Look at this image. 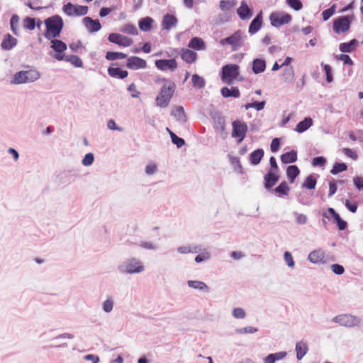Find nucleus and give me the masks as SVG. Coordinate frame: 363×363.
Segmentation results:
<instances>
[{
  "label": "nucleus",
  "instance_id": "1",
  "mask_svg": "<svg viewBox=\"0 0 363 363\" xmlns=\"http://www.w3.org/2000/svg\"><path fill=\"white\" fill-rule=\"evenodd\" d=\"M46 30L44 33L47 39L56 38L60 35L64 23L62 18L58 16H52L45 20Z\"/></svg>",
  "mask_w": 363,
  "mask_h": 363
},
{
  "label": "nucleus",
  "instance_id": "2",
  "mask_svg": "<svg viewBox=\"0 0 363 363\" xmlns=\"http://www.w3.org/2000/svg\"><path fill=\"white\" fill-rule=\"evenodd\" d=\"M163 81L164 84L155 99L157 105L161 108H165L169 105L176 88L174 82L166 79H163Z\"/></svg>",
  "mask_w": 363,
  "mask_h": 363
},
{
  "label": "nucleus",
  "instance_id": "3",
  "mask_svg": "<svg viewBox=\"0 0 363 363\" xmlns=\"http://www.w3.org/2000/svg\"><path fill=\"white\" fill-rule=\"evenodd\" d=\"M39 77V72L35 69L20 71L13 75L11 83L15 84L30 83L37 80Z\"/></svg>",
  "mask_w": 363,
  "mask_h": 363
},
{
  "label": "nucleus",
  "instance_id": "4",
  "mask_svg": "<svg viewBox=\"0 0 363 363\" xmlns=\"http://www.w3.org/2000/svg\"><path fill=\"white\" fill-rule=\"evenodd\" d=\"M239 66L234 64H228L223 67L221 79L228 84H232L240 74Z\"/></svg>",
  "mask_w": 363,
  "mask_h": 363
},
{
  "label": "nucleus",
  "instance_id": "5",
  "mask_svg": "<svg viewBox=\"0 0 363 363\" xmlns=\"http://www.w3.org/2000/svg\"><path fill=\"white\" fill-rule=\"evenodd\" d=\"M333 320L340 325L345 327H354L358 325L361 320L359 317L350 314H342L333 318Z\"/></svg>",
  "mask_w": 363,
  "mask_h": 363
},
{
  "label": "nucleus",
  "instance_id": "6",
  "mask_svg": "<svg viewBox=\"0 0 363 363\" xmlns=\"http://www.w3.org/2000/svg\"><path fill=\"white\" fill-rule=\"evenodd\" d=\"M232 136L235 138H238L239 143H241L245 139L247 132V123L238 120L232 123Z\"/></svg>",
  "mask_w": 363,
  "mask_h": 363
},
{
  "label": "nucleus",
  "instance_id": "7",
  "mask_svg": "<svg viewBox=\"0 0 363 363\" xmlns=\"http://www.w3.org/2000/svg\"><path fill=\"white\" fill-rule=\"evenodd\" d=\"M62 11L69 16H84L88 12V7L86 6L74 5L69 2L63 6Z\"/></svg>",
  "mask_w": 363,
  "mask_h": 363
},
{
  "label": "nucleus",
  "instance_id": "8",
  "mask_svg": "<svg viewBox=\"0 0 363 363\" xmlns=\"http://www.w3.org/2000/svg\"><path fill=\"white\" fill-rule=\"evenodd\" d=\"M220 44L222 45H230L233 50H235L238 48L240 47L242 44V32L240 30L235 31L231 35L221 39Z\"/></svg>",
  "mask_w": 363,
  "mask_h": 363
},
{
  "label": "nucleus",
  "instance_id": "9",
  "mask_svg": "<svg viewBox=\"0 0 363 363\" xmlns=\"http://www.w3.org/2000/svg\"><path fill=\"white\" fill-rule=\"evenodd\" d=\"M269 19L272 26L274 27H279L289 23L291 21L292 18L289 13L274 12L271 13Z\"/></svg>",
  "mask_w": 363,
  "mask_h": 363
},
{
  "label": "nucleus",
  "instance_id": "10",
  "mask_svg": "<svg viewBox=\"0 0 363 363\" xmlns=\"http://www.w3.org/2000/svg\"><path fill=\"white\" fill-rule=\"evenodd\" d=\"M350 24L349 16L339 17L333 21V30L335 33H345L350 30Z\"/></svg>",
  "mask_w": 363,
  "mask_h": 363
},
{
  "label": "nucleus",
  "instance_id": "11",
  "mask_svg": "<svg viewBox=\"0 0 363 363\" xmlns=\"http://www.w3.org/2000/svg\"><path fill=\"white\" fill-rule=\"evenodd\" d=\"M108 39L111 43L125 48L130 46L133 43V41L131 38L116 33H111L108 35Z\"/></svg>",
  "mask_w": 363,
  "mask_h": 363
},
{
  "label": "nucleus",
  "instance_id": "12",
  "mask_svg": "<svg viewBox=\"0 0 363 363\" xmlns=\"http://www.w3.org/2000/svg\"><path fill=\"white\" fill-rule=\"evenodd\" d=\"M155 66L157 69L162 71L167 69L174 71L177 69L178 65L175 59L157 60L155 61Z\"/></svg>",
  "mask_w": 363,
  "mask_h": 363
},
{
  "label": "nucleus",
  "instance_id": "13",
  "mask_svg": "<svg viewBox=\"0 0 363 363\" xmlns=\"http://www.w3.org/2000/svg\"><path fill=\"white\" fill-rule=\"evenodd\" d=\"M126 67L130 69H144L147 67V62L139 57L132 56L127 59Z\"/></svg>",
  "mask_w": 363,
  "mask_h": 363
},
{
  "label": "nucleus",
  "instance_id": "14",
  "mask_svg": "<svg viewBox=\"0 0 363 363\" xmlns=\"http://www.w3.org/2000/svg\"><path fill=\"white\" fill-rule=\"evenodd\" d=\"M142 264L135 259H131L125 264V272L129 274L138 273L143 271Z\"/></svg>",
  "mask_w": 363,
  "mask_h": 363
},
{
  "label": "nucleus",
  "instance_id": "15",
  "mask_svg": "<svg viewBox=\"0 0 363 363\" xmlns=\"http://www.w3.org/2000/svg\"><path fill=\"white\" fill-rule=\"evenodd\" d=\"M237 13L240 19L248 20L252 16V10L245 1H242L240 7L237 9Z\"/></svg>",
  "mask_w": 363,
  "mask_h": 363
},
{
  "label": "nucleus",
  "instance_id": "16",
  "mask_svg": "<svg viewBox=\"0 0 363 363\" xmlns=\"http://www.w3.org/2000/svg\"><path fill=\"white\" fill-rule=\"evenodd\" d=\"M180 56L182 60L188 64H192L196 62L198 55L196 52L187 49L182 48L180 51Z\"/></svg>",
  "mask_w": 363,
  "mask_h": 363
},
{
  "label": "nucleus",
  "instance_id": "17",
  "mask_svg": "<svg viewBox=\"0 0 363 363\" xmlns=\"http://www.w3.org/2000/svg\"><path fill=\"white\" fill-rule=\"evenodd\" d=\"M279 179V176L277 175V172H273V169H269L268 173L264 176L265 188L270 189L276 184Z\"/></svg>",
  "mask_w": 363,
  "mask_h": 363
},
{
  "label": "nucleus",
  "instance_id": "18",
  "mask_svg": "<svg viewBox=\"0 0 363 363\" xmlns=\"http://www.w3.org/2000/svg\"><path fill=\"white\" fill-rule=\"evenodd\" d=\"M262 25V14L260 12L259 14L256 16V17L251 22L248 32L250 34L253 35L258 32V30L261 28Z\"/></svg>",
  "mask_w": 363,
  "mask_h": 363
},
{
  "label": "nucleus",
  "instance_id": "19",
  "mask_svg": "<svg viewBox=\"0 0 363 363\" xmlns=\"http://www.w3.org/2000/svg\"><path fill=\"white\" fill-rule=\"evenodd\" d=\"M177 22L178 21L176 16L170 14H166L164 16L162 22V29L170 30L177 25Z\"/></svg>",
  "mask_w": 363,
  "mask_h": 363
},
{
  "label": "nucleus",
  "instance_id": "20",
  "mask_svg": "<svg viewBox=\"0 0 363 363\" xmlns=\"http://www.w3.org/2000/svg\"><path fill=\"white\" fill-rule=\"evenodd\" d=\"M359 41L356 39H352L348 43H342L339 45V49L342 52H352L354 51L359 46Z\"/></svg>",
  "mask_w": 363,
  "mask_h": 363
},
{
  "label": "nucleus",
  "instance_id": "21",
  "mask_svg": "<svg viewBox=\"0 0 363 363\" xmlns=\"http://www.w3.org/2000/svg\"><path fill=\"white\" fill-rule=\"evenodd\" d=\"M83 22L90 32H96L101 28L99 20H93L90 17H85Z\"/></svg>",
  "mask_w": 363,
  "mask_h": 363
},
{
  "label": "nucleus",
  "instance_id": "22",
  "mask_svg": "<svg viewBox=\"0 0 363 363\" xmlns=\"http://www.w3.org/2000/svg\"><path fill=\"white\" fill-rule=\"evenodd\" d=\"M108 74L110 77L116 79H123L128 77V72L118 67H108Z\"/></svg>",
  "mask_w": 363,
  "mask_h": 363
},
{
  "label": "nucleus",
  "instance_id": "23",
  "mask_svg": "<svg viewBox=\"0 0 363 363\" xmlns=\"http://www.w3.org/2000/svg\"><path fill=\"white\" fill-rule=\"evenodd\" d=\"M188 47L196 50H204L206 49V43L202 38L194 37L189 41Z\"/></svg>",
  "mask_w": 363,
  "mask_h": 363
},
{
  "label": "nucleus",
  "instance_id": "24",
  "mask_svg": "<svg viewBox=\"0 0 363 363\" xmlns=\"http://www.w3.org/2000/svg\"><path fill=\"white\" fill-rule=\"evenodd\" d=\"M308 347L306 342L299 341L296 345V357L301 360L308 352Z\"/></svg>",
  "mask_w": 363,
  "mask_h": 363
},
{
  "label": "nucleus",
  "instance_id": "25",
  "mask_svg": "<svg viewBox=\"0 0 363 363\" xmlns=\"http://www.w3.org/2000/svg\"><path fill=\"white\" fill-rule=\"evenodd\" d=\"M328 212L331 215V216L333 218L335 222L337 223V227L339 230H343L347 228V222L343 220L339 214L335 212V211L333 208H328Z\"/></svg>",
  "mask_w": 363,
  "mask_h": 363
},
{
  "label": "nucleus",
  "instance_id": "26",
  "mask_svg": "<svg viewBox=\"0 0 363 363\" xmlns=\"http://www.w3.org/2000/svg\"><path fill=\"white\" fill-rule=\"evenodd\" d=\"M325 257L324 252L320 250H316L313 252H311L308 255V260L313 263V264H318L323 262V259Z\"/></svg>",
  "mask_w": 363,
  "mask_h": 363
},
{
  "label": "nucleus",
  "instance_id": "27",
  "mask_svg": "<svg viewBox=\"0 0 363 363\" xmlns=\"http://www.w3.org/2000/svg\"><path fill=\"white\" fill-rule=\"evenodd\" d=\"M264 156V150L262 149H257L250 155V162L252 165H257Z\"/></svg>",
  "mask_w": 363,
  "mask_h": 363
},
{
  "label": "nucleus",
  "instance_id": "28",
  "mask_svg": "<svg viewBox=\"0 0 363 363\" xmlns=\"http://www.w3.org/2000/svg\"><path fill=\"white\" fill-rule=\"evenodd\" d=\"M313 125V120L311 118H305L303 121L299 122L295 128L298 133H303L308 130Z\"/></svg>",
  "mask_w": 363,
  "mask_h": 363
},
{
  "label": "nucleus",
  "instance_id": "29",
  "mask_svg": "<svg viewBox=\"0 0 363 363\" xmlns=\"http://www.w3.org/2000/svg\"><path fill=\"white\" fill-rule=\"evenodd\" d=\"M17 43V40L10 34H7L1 43V48L4 50H11Z\"/></svg>",
  "mask_w": 363,
  "mask_h": 363
},
{
  "label": "nucleus",
  "instance_id": "30",
  "mask_svg": "<svg viewBox=\"0 0 363 363\" xmlns=\"http://www.w3.org/2000/svg\"><path fill=\"white\" fill-rule=\"evenodd\" d=\"M220 92L223 96L225 98L230 96L239 98L240 96V93L238 87H232L231 89L223 87L221 89Z\"/></svg>",
  "mask_w": 363,
  "mask_h": 363
},
{
  "label": "nucleus",
  "instance_id": "31",
  "mask_svg": "<svg viewBox=\"0 0 363 363\" xmlns=\"http://www.w3.org/2000/svg\"><path fill=\"white\" fill-rule=\"evenodd\" d=\"M297 160V152L295 150L286 152L281 156V161L284 164L293 163Z\"/></svg>",
  "mask_w": 363,
  "mask_h": 363
},
{
  "label": "nucleus",
  "instance_id": "32",
  "mask_svg": "<svg viewBox=\"0 0 363 363\" xmlns=\"http://www.w3.org/2000/svg\"><path fill=\"white\" fill-rule=\"evenodd\" d=\"M266 69V62L264 60L255 59L252 62V71L255 74L263 72Z\"/></svg>",
  "mask_w": 363,
  "mask_h": 363
},
{
  "label": "nucleus",
  "instance_id": "33",
  "mask_svg": "<svg viewBox=\"0 0 363 363\" xmlns=\"http://www.w3.org/2000/svg\"><path fill=\"white\" fill-rule=\"evenodd\" d=\"M154 21L150 17H145L142 18L139 23L138 26L141 30L143 31H149L152 27V23Z\"/></svg>",
  "mask_w": 363,
  "mask_h": 363
},
{
  "label": "nucleus",
  "instance_id": "34",
  "mask_svg": "<svg viewBox=\"0 0 363 363\" xmlns=\"http://www.w3.org/2000/svg\"><path fill=\"white\" fill-rule=\"evenodd\" d=\"M299 169L296 165H291L287 167L286 175L291 183L294 182L295 179L299 174Z\"/></svg>",
  "mask_w": 363,
  "mask_h": 363
},
{
  "label": "nucleus",
  "instance_id": "35",
  "mask_svg": "<svg viewBox=\"0 0 363 363\" xmlns=\"http://www.w3.org/2000/svg\"><path fill=\"white\" fill-rule=\"evenodd\" d=\"M294 77V70L293 67H286L283 70L281 79L284 82H291Z\"/></svg>",
  "mask_w": 363,
  "mask_h": 363
},
{
  "label": "nucleus",
  "instance_id": "36",
  "mask_svg": "<svg viewBox=\"0 0 363 363\" xmlns=\"http://www.w3.org/2000/svg\"><path fill=\"white\" fill-rule=\"evenodd\" d=\"M286 352H279L269 354L264 359V363H274L275 361L284 359L286 356Z\"/></svg>",
  "mask_w": 363,
  "mask_h": 363
},
{
  "label": "nucleus",
  "instance_id": "37",
  "mask_svg": "<svg viewBox=\"0 0 363 363\" xmlns=\"http://www.w3.org/2000/svg\"><path fill=\"white\" fill-rule=\"evenodd\" d=\"M172 114L178 121H186V115H185L184 108L182 106H175L172 111Z\"/></svg>",
  "mask_w": 363,
  "mask_h": 363
},
{
  "label": "nucleus",
  "instance_id": "38",
  "mask_svg": "<svg viewBox=\"0 0 363 363\" xmlns=\"http://www.w3.org/2000/svg\"><path fill=\"white\" fill-rule=\"evenodd\" d=\"M317 184V180L313 175L308 176L302 184V188L309 190L314 189Z\"/></svg>",
  "mask_w": 363,
  "mask_h": 363
},
{
  "label": "nucleus",
  "instance_id": "39",
  "mask_svg": "<svg viewBox=\"0 0 363 363\" xmlns=\"http://www.w3.org/2000/svg\"><path fill=\"white\" fill-rule=\"evenodd\" d=\"M121 31L131 35H138V30L136 26L132 23H126L123 25L121 28Z\"/></svg>",
  "mask_w": 363,
  "mask_h": 363
},
{
  "label": "nucleus",
  "instance_id": "40",
  "mask_svg": "<svg viewBox=\"0 0 363 363\" xmlns=\"http://www.w3.org/2000/svg\"><path fill=\"white\" fill-rule=\"evenodd\" d=\"M51 48L57 52H62L67 49V45L60 40L54 39L51 41Z\"/></svg>",
  "mask_w": 363,
  "mask_h": 363
},
{
  "label": "nucleus",
  "instance_id": "41",
  "mask_svg": "<svg viewBox=\"0 0 363 363\" xmlns=\"http://www.w3.org/2000/svg\"><path fill=\"white\" fill-rule=\"evenodd\" d=\"M237 4L235 0H221L220 1V8L221 10L226 11L233 9Z\"/></svg>",
  "mask_w": 363,
  "mask_h": 363
},
{
  "label": "nucleus",
  "instance_id": "42",
  "mask_svg": "<svg viewBox=\"0 0 363 363\" xmlns=\"http://www.w3.org/2000/svg\"><path fill=\"white\" fill-rule=\"evenodd\" d=\"M188 285L189 287L199 289L201 291H208V286L203 281H189Z\"/></svg>",
  "mask_w": 363,
  "mask_h": 363
},
{
  "label": "nucleus",
  "instance_id": "43",
  "mask_svg": "<svg viewBox=\"0 0 363 363\" xmlns=\"http://www.w3.org/2000/svg\"><path fill=\"white\" fill-rule=\"evenodd\" d=\"M127 55L123 52H107L106 54V59L108 60H116L118 59H124Z\"/></svg>",
  "mask_w": 363,
  "mask_h": 363
},
{
  "label": "nucleus",
  "instance_id": "44",
  "mask_svg": "<svg viewBox=\"0 0 363 363\" xmlns=\"http://www.w3.org/2000/svg\"><path fill=\"white\" fill-rule=\"evenodd\" d=\"M191 81L193 86L196 89H201L205 86V81L203 78L196 74L192 75Z\"/></svg>",
  "mask_w": 363,
  "mask_h": 363
},
{
  "label": "nucleus",
  "instance_id": "45",
  "mask_svg": "<svg viewBox=\"0 0 363 363\" xmlns=\"http://www.w3.org/2000/svg\"><path fill=\"white\" fill-rule=\"evenodd\" d=\"M290 188L289 187L287 183L284 181L282 182L276 189L275 191L279 194V196L287 195Z\"/></svg>",
  "mask_w": 363,
  "mask_h": 363
},
{
  "label": "nucleus",
  "instance_id": "46",
  "mask_svg": "<svg viewBox=\"0 0 363 363\" xmlns=\"http://www.w3.org/2000/svg\"><path fill=\"white\" fill-rule=\"evenodd\" d=\"M23 28L29 30H33L35 27V18L26 17L23 19Z\"/></svg>",
  "mask_w": 363,
  "mask_h": 363
},
{
  "label": "nucleus",
  "instance_id": "47",
  "mask_svg": "<svg viewBox=\"0 0 363 363\" xmlns=\"http://www.w3.org/2000/svg\"><path fill=\"white\" fill-rule=\"evenodd\" d=\"M347 166L345 163H335L330 172L333 174H337L347 170Z\"/></svg>",
  "mask_w": 363,
  "mask_h": 363
},
{
  "label": "nucleus",
  "instance_id": "48",
  "mask_svg": "<svg viewBox=\"0 0 363 363\" xmlns=\"http://www.w3.org/2000/svg\"><path fill=\"white\" fill-rule=\"evenodd\" d=\"M19 23V17L17 15H13L10 23L11 28L15 35H18V26Z\"/></svg>",
  "mask_w": 363,
  "mask_h": 363
},
{
  "label": "nucleus",
  "instance_id": "49",
  "mask_svg": "<svg viewBox=\"0 0 363 363\" xmlns=\"http://www.w3.org/2000/svg\"><path fill=\"white\" fill-rule=\"evenodd\" d=\"M335 4L322 12V17L324 21H328L335 13Z\"/></svg>",
  "mask_w": 363,
  "mask_h": 363
},
{
  "label": "nucleus",
  "instance_id": "50",
  "mask_svg": "<svg viewBox=\"0 0 363 363\" xmlns=\"http://www.w3.org/2000/svg\"><path fill=\"white\" fill-rule=\"evenodd\" d=\"M169 134L171 136L172 142L174 144H175L178 147H182L185 143L184 140L178 137L177 135H175L172 131H170V130H169Z\"/></svg>",
  "mask_w": 363,
  "mask_h": 363
},
{
  "label": "nucleus",
  "instance_id": "51",
  "mask_svg": "<svg viewBox=\"0 0 363 363\" xmlns=\"http://www.w3.org/2000/svg\"><path fill=\"white\" fill-rule=\"evenodd\" d=\"M325 74H326V81L328 83H330L333 80V74H332V67L329 65H325L323 63L321 64Z\"/></svg>",
  "mask_w": 363,
  "mask_h": 363
},
{
  "label": "nucleus",
  "instance_id": "52",
  "mask_svg": "<svg viewBox=\"0 0 363 363\" xmlns=\"http://www.w3.org/2000/svg\"><path fill=\"white\" fill-rule=\"evenodd\" d=\"M287 4L295 11H299L302 9L303 4L300 0H286Z\"/></svg>",
  "mask_w": 363,
  "mask_h": 363
},
{
  "label": "nucleus",
  "instance_id": "53",
  "mask_svg": "<svg viewBox=\"0 0 363 363\" xmlns=\"http://www.w3.org/2000/svg\"><path fill=\"white\" fill-rule=\"evenodd\" d=\"M66 60L70 62L76 67H81L83 65L82 60L76 55H72L69 58H67Z\"/></svg>",
  "mask_w": 363,
  "mask_h": 363
},
{
  "label": "nucleus",
  "instance_id": "54",
  "mask_svg": "<svg viewBox=\"0 0 363 363\" xmlns=\"http://www.w3.org/2000/svg\"><path fill=\"white\" fill-rule=\"evenodd\" d=\"M325 163H326V160L325 157H323L322 156L316 157L313 158L312 160V164L314 167H323L325 165Z\"/></svg>",
  "mask_w": 363,
  "mask_h": 363
},
{
  "label": "nucleus",
  "instance_id": "55",
  "mask_svg": "<svg viewBox=\"0 0 363 363\" xmlns=\"http://www.w3.org/2000/svg\"><path fill=\"white\" fill-rule=\"evenodd\" d=\"M113 301L111 298H108L103 303V309L105 312L109 313L112 311Z\"/></svg>",
  "mask_w": 363,
  "mask_h": 363
},
{
  "label": "nucleus",
  "instance_id": "56",
  "mask_svg": "<svg viewBox=\"0 0 363 363\" xmlns=\"http://www.w3.org/2000/svg\"><path fill=\"white\" fill-rule=\"evenodd\" d=\"M337 59L343 62L345 65H353V61L348 55L341 54L337 56Z\"/></svg>",
  "mask_w": 363,
  "mask_h": 363
},
{
  "label": "nucleus",
  "instance_id": "57",
  "mask_svg": "<svg viewBox=\"0 0 363 363\" xmlns=\"http://www.w3.org/2000/svg\"><path fill=\"white\" fill-rule=\"evenodd\" d=\"M294 216L296 218V222L298 224L302 225V224L306 223L307 217L306 215L302 214V213H294Z\"/></svg>",
  "mask_w": 363,
  "mask_h": 363
},
{
  "label": "nucleus",
  "instance_id": "58",
  "mask_svg": "<svg viewBox=\"0 0 363 363\" xmlns=\"http://www.w3.org/2000/svg\"><path fill=\"white\" fill-rule=\"evenodd\" d=\"M233 315L236 318H244L245 317V312L241 308H235L233 311Z\"/></svg>",
  "mask_w": 363,
  "mask_h": 363
},
{
  "label": "nucleus",
  "instance_id": "59",
  "mask_svg": "<svg viewBox=\"0 0 363 363\" xmlns=\"http://www.w3.org/2000/svg\"><path fill=\"white\" fill-rule=\"evenodd\" d=\"M331 269L335 274L338 275L342 274L345 272L344 267L338 264H332Z\"/></svg>",
  "mask_w": 363,
  "mask_h": 363
},
{
  "label": "nucleus",
  "instance_id": "60",
  "mask_svg": "<svg viewBox=\"0 0 363 363\" xmlns=\"http://www.w3.org/2000/svg\"><path fill=\"white\" fill-rule=\"evenodd\" d=\"M94 162V155L92 153H88L86 154L83 160L82 164L85 166L91 165Z\"/></svg>",
  "mask_w": 363,
  "mask_h": 363
},
{
  "label": "nucleus",
  "instance_id": "61",
  "mask_svg": "<svg viewBox=\"0 0 363 363\" xmlns=\"http://www.w3.org/2000/svg\"><path fill=\"white\" fill-rule=\"evenodd\" d=\"M284 260L288 264L289 267H293L294 266V262L293 259V257L289 252H285L284 253Z\"/></svg>",
  "mask_w": 363,
  "mask_h": 363
},
{
  "label": "nucleus",
  "instance_id": "62",
  "mask_svg": "<svg viewBox=\"0 0 363 363\" xmlns=\"http://www.w3.org/2000/svg\"><path fill=\"white\" fill-rule=\"evenodd\" d=\"M210 257H211L210 253L206 252H203L202 254L197 255L195 257V261L196 262H201L208 259L210 258Z\"/></svg>",
  "mask_w": 363,
  "mask_h": 363
},
{
  "label": "nucleus",
  "instance_id": "63",
  "mask_svg": "<svg viewBox=\"0 0 363 363\" xmlns=\"http://www.w3.org/2000/svg\"><path fill=\"white\" fill-rule=\"evenodd\" d=\"M280 146V141L279 138H274L272 141L270 148L271 151L273 152H276Z\"/></svg>",
  "mask_w": 363,
  "mask_h": 363
},
{
  "label": "nucleus",
  "instance_id": "64",
  "mask_svg": "<svg viewBox=\"0 0 363 363\" xmlns=\"http://www.w3.org/2000/svg\"><path fill=\"white\" fill-rule=\"evenodd\" d=\"M342 152L348 157L353 160H356L357 158V154L350 148H343Z\"/></svg>",
  "mask_w": 363,
  "mask_h": 363
}]
</instances>
